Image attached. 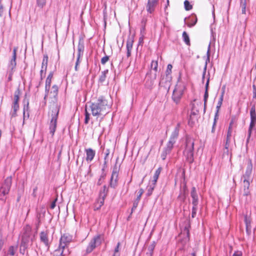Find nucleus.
<instances>
[{"label":"nucleus","mask_w":256,"mask_h":256,"mask_svg":"<svg viewBox=\"0 0 256 256\" xmlns=\"http://www.w3.org/2000/svg\"><path fill=\"white\" fill-rule=\"evenodd\" d=\"M112 105V102L110 98L104 96H99L97 100L92 102L90 107L92 114L94 116H104L108 114Z\"/></svg>","instance_id":"obj_1"},{"label":"nucleus","mask_w":256,"mask_h":256,"mask_svg":"<svg viewBox=\"0 0 256 256\" xmlns=\"http://www.w3.org/2000/svg\"><path fill=\"white\" fill-rule=\"evenodd\" d=\"M194 140L193 138L187 136L186 138L185 148L184 150V154L186 160L190 164L194 162Z\"/></svg>","instance_id":"obj_2"},{"label":"nucleus","mask_w":256,"mask_h":256,"mask_svg":"<svg viewBox=\"0 0 256 256\" xmlns=\"http://www.w3.org/2000/svg\"><path fill=\"white\" fill-rule=\"evenodd\" d=\"M72 240V236L68 234H64L62 236L60 240L58 248L55 250L54 255L56 256H64V250L65 248Z\"/></svg>","instance_id":"obj_3"},{"label":"nucleus","mask_w":256,"mask_h":256,"mask_svg":"<svg viewBox=\"0 0 256 256\" xmlns=\"http://www.w3.org/2000/svg\"><path fill=\"white\" fill-rule=\"evenodd\" d=\"M60 108L56 105L53 106L52 110L51 120L50 124L49 130L50 134L53 136L56 130L57 120Z\"/></svg>","instance_id":"obj_4"},{"label":"nucleus","mask_w":256,"mask_h":256,"mask_svg":"<svg viewBox=\"0 0 256 256\" xmlns=\"http://www.w3.org/2000/svg\"><path fill=\"white\" fill-rule=\"evenodd\" d=\"M185 86L184 84L178 83L176 84L172 96V99L176 104H178L180 101Z\"/></svg>","instance_id":"obj_5"},{"label":"nucleus","mask_w":256,"mask_h":256,"mask_svg":"<svg viewBox=\"0 0 256 256\" xmlns=\"http://www.w3.org/2000/svg\"><path fill=\"white\" fill-rule=\"evenodd\" d=\"M102 240V238L100 234L94 236L86 248V253L88 254L92 252L97 246L101 244Z\"/></svg>","instance_id":"obj_6"},{"label":"nucleus","mask_w":256,"mask_h":256,"mask_svg":"<svg viewBox=\"0 0 256 256\" xmlns=\"http://www.w3.org/2000/svg\"><path fill=\"white\" fill-rule=\"evenodd\" d=\"M172 66L171 64H168V65L166 71V80H164V78H162L160 82V85L161 86H163L166 89H168V90L170 89V81L172 79L170 74L172 73Z\"/></svg>","instance_id":"obj_7"},{"label":"nucleus","mask_w":256,"mask_h":256,"mask_svg":"<svg viewBox=\"0 0 256 256\" xmlns=\"http://www.w3.org/2000/svg\"><path fill=\"white\" fill-rule=\"evenodd\" d=\"M234 121L232 120L230 123L228 128L227 132L226 142L224 146V149L226 150L224 152L228 154L230 150H232L231 144H232V127Z\"/></svg>","instance_id":"obj_8"},{"label":"nucleus","mask_w":256,"mask_h":256,"mask_svg":"<svg viewBox=\"0 0 256 256\" xmlns=\"http://www.w3.org/2000/svg\"><path fill=\"white\" fill-rule=\"evenodd\" d=\"M12 182L11 176L6 178L0 188V197L8 194L10 192Z\"/></svg>","instance_id":"obj_9"},{"label":"nucleus","mask_w":256,"mask_h":256,"mask_svg":"<svg viewBox=\"0 0 256 256\" xmlns=\"http://www.w3.org/2000/svg\"><path fill=\"white\" fill-rule=\"evenodd\" d=\"M118 172L119 168L116 164L113 168L110 180V186L112 188H115L117 186Z\"/></svg>","instance_id":"obj_10"},{"label":"nucleus","mask_w":256,"mask_h":256,"mask_svg":"<svg viewBox=\"0 0 256 256\" xmlns=\"http://www.w3.org/2000/svg\"><path fill=\"white\" fill-rule=\"evenodd\" d=\"M30 240L32 241V238L22 237V241L20 244V252L23 254H24L26 250L28 248Z\"/></svg>","instance_id":"obj_11"},{"label":"nucleus","mask_w":256,"mask_h":256,"mask_svg":"<svg viewBox=\"0 0 256 256\" xmlns=\"http://www.w3.org/2000/svg\"><path fill=\"white\" fill-rule=\"evenodd\" d=\"M158 2V0H148L146 5V9L148 12L149 14L154 12Z\"/></svg>","instance_id":"obj_12"},{"label":"nucleus","mask_w":256,"mask_h":256,"mask_svg":"<svg viewBox=\"0 0 256 256\" xmlns=\"http://www.w3.org/2000/svg\"><path fill=\"white\" fill-rule=\"evenodd\" d=\"M48 232L47 230L41 232L40 234V242L44 243L46 246L49 248L50 242L48 238Z\"/></svg>","instance_id":"obj_13"},{"label":"nucleus","mask_w":256,"mask_h":256,"mask_svg":"<svg viewBox=\"0 0 256 256\" xmlns=\"http://www.w3.org/2000/svg\"><path fill=\"white\" fill-rule=\"evenodd\" d=\"M53 77V72H51L48 74L46 80V85H45V96H44V99H46V97L48 96L49 91L50 87V84L52 82V80Z\"/></svg>","instance_id":"obj_14"},{"label":"nucleus","mask_w":256,"mask_h":256,"mask_svg":"<svg viewBox=\"0 0 256 256\" xmlns=\"http://www.w3.org/2000/svg\"><path fill=\"white\" fill-rule=\"evenodd\" d=\"M180 128V124L178 123L176 126L175 127L174 131L172 133V134L170 136L169 141H171L173 142L176 143V140L178 136Z\"/></svg>","instance_id":"obj_15"},{"label":"nucleus","mask_w":256,"mask_h":256,"mask_svg":"<svg viewBox=\"0 0 256 256\" xmlns=\"http://www.w3.org/2000/svg\"><path fill=\"white\" fill-rule=\"evenodd\" d=\"M24 108H23V124L24 123V120L26 118H29V102L28 100L24 99Z\"/></svg>","instance_id":"obj_16"},{"label":"nucleus","mask_w":256,"mask_h":256,"mask_svg":"<svg viewBox=\"0 0 256 256\" xmlns=\"http://www.w3.org/2000/svg\"><path fill=\"white\" fill-rule=\"evenodd\" d=\"M17 50H18V48H16V47L14 48L13 50L12 56L10 62V64L8 65V67L11 70H13L15 68L16 64V57Z\"/></svg>","instance_id":"obj_17"},{"label":"nucleus","mask_w":256,"mask_h":256,"mask_svg":"<svg viewBox=\"0 0 256 256\" xmlns=\"http://www.w3.org/2000/svg\"><path fill=\"white\" fill-rule=\"evenodd\" d=\"M190 196L192 198V204L194 206H197L198 203V196L196 193L195 187H192L190 192Z\"/></svg>","instance_id":"obj_18"},{"label":"nucleus","mask_w":256,"mask_h":256,"mask_svg":"<svg viewBox=\"0 0 256 256\" xmlns=\"http://www.w3.org/2000/svg\"><path fill=\"white\" fill-rule=\"evenodd\" d=\"M85 152H86V160L88 162H92L96 154L95 150H93L91 148H89L85 150Z\"/></svg>","instance_id":"obj_19"},{"label":"nucleus","mask_w":256,"mask_h":256,"mask_svg":"<svg viewBox=\"0 0 256 256\" xmlns=\"http://www.w3.org/2000/svg\"><path fill=\"white\" fill-rule=\"evenodd\" d=\"M210 44H209L208 50L206 52V56L207 58L206 60L204 66V70L202 73V80H204L205 78V74H206V68H207V65L208 62L210 61Z\"/></svg>","instance_id":"obj_20"},{"label":"nucleus","mask_w":256,"mask_h":256,"mask_svg":"<svg viewBox=\"0 0 256 256\" xmlns=\"http://www.w3.org/2000/svg\"><path fill=\"white\" fill-rule=\"evenodd\" d=\"M24 232L22 235V237L30 238H31L32 236V228L31 226L27 224L24 228Z\"/></svg>","instance_id":"obj_21"},{"label":"nucleus","mask_w":256,"mask_h":256,"mask_svg":"<svg viewBox=\"0 0 256 256\" xmlns=\"http://www.w3.org/2000/svg\"><path fill=\"white\" fill-rule=\"evenodd\" d=\"M108 192V188L106 185H104L100 190L98 198L105 200Z\"/></svg>","instance_id":"obj_22"},{"label":"nucleus","mask_w":256,"mask_h":256,"mask_svg":"<svg viewBox=\"0 0 256 256\" xmlns=\"http://www.w3.org/2000/svg\"><path fill=\"white\" fill-rule=\"evenodd\" d=\"M104 199L98 198L94 204V210H98L104 205Z\"/></svg>","instance_id":"obj_23"},{"label":"nucleus","mask_w":256,"mask_h":256,"mask_svg":"<svg viewBox=\"0 0 256 256\" xmlns=\"http://www.w3.org/2000/svg\"><path fill=\"white\" fill-rule=\"evenodd\" d=\"M84 46L83 41L80 40L78 46V56L82 57L83 56Z\"/></svg>","instance_id":"obj_24"},{"label":"nucleus","mask_w":256,"mask_h":256,"mask_svg":"<svg viewBox=\"0 0 256 256\" xmlns=\"http://www.w3.org/2000/svg\"><path fill=\"white\" fill-rule=\"evenodd\" d=\"M21 95L20 90L19 88H18L16 91L14 92V101L12 104H18V102L20 100V98Z\"/></svg>","instance_id":"obj_25"},{"label":"nucleus","mask_w":256,"mask_h":256,"mask_svg":"<svg viewBox=\"0 0 256 256\" xmlns=\"http://www.w3.org/2000/svg\"><path fill=\"white\" fill-rule=\"evenodd\" d=\"M58 86L56 84H54V86H52V90L50 92H49L51 98H56L58 96Z\"/></svg>","instance_id":"obj_26"},{"label":"nucleus","mask_w":256,"mask_h":256,"mask_svg":"<svg viewBox=\"0 0 256 256\" xmlns=\"http://www.w3.org/2000/svg\"><path fill=\"white\" fill-rule=\"evenodd\" d=\"M209 82H210V78H208L207 80L206 83V88H205L206 90H205V92H204V108H206V104L207 100H208V88Z\"/></svg>","instance_id":"obj_27"},{"label":"nucleus","mask_w":256,"mask_h":256,"mask_svg":"<svg viewBox=\"0 0 256 256\" xmlns=\"http://www.w3.org/2000/svg\"><path fill=\"white\" fill-rule=\"evenodd\" d=\"M156 243L155 242H152L148 247V252H146L147 256H152L153 251L155 248Z\"/></svg>","instance_id":"obj_28"},{"label":"nucleus","mask_w":256,"mask_h":256,"mask_svg":"<svg viewBox=\"0 0 256 256\" xmlns=\"http://www.w3.org/2000/svg\"><path fill=\"white\" fill-rule=\"evenodd\" d=\"M108 70H104V71H102L101 72V74L100 75L99 80H98L99 82L102 84L105 81L106 78V75L108 74Z\"/></svg>","instance_id":"obj_29"},{"label":"nucleus","mask_w":256,"mask_h":256,"mask_svg":"<svg viewBox=\"0 0 256 256\" xmlns=\"http://www.w3.org/2000/svg\"><path fill=\"white\" fill-rule=\"evenodd\" d=\"M12 108L13 111L10 112L11 116L12 118L16 117L17 115V112L19 110V104H12Z\"/></svg>","instance_id":"obj_30"},{"label":"nucleus","mask_w":256,"mask_h":256,"mask_svg":"<svg viewBox=\"0 0 256 256\" xmlns=\"http://www.w3.org/2000/svg\"><path fill=\"white\" fill-rule=\"evenodd\" d=\"M175 143L171 141H169L168 142L166 146L164 148V150L167 152H168L170 154L171 152L172 149L174 148V145Z\"/></svg>","instance_id":"obj_31"},{"label":"nucleus","mask_w":256,"mask_h":256,"mask_svg":"<svg viewBox=\"0 0 256 256\" xmlns=\"http://www.w3.org/2000/svg\"><path fill=\"white\" fill-rule=\"evenodd\" d=\"M158 61L152 60L151 62V68L156 72V73L154 74V80H155L156 78V72L158 71Z\"/></svg>","instance_id":"obj_32"},{"label":"nucleus","mask_w":256,"mask_h":256,"mask_svg":"<svg viewBox=\"0 0 256 256\" xmlns=\"http://www.w3.org/2000/svg\"><path fill=\"white\" fill-rule=\"evenodd\" d=\"M250 120H256V106L254 105L250 109Z\"/></svg>","instance_id":"obj_33"},{"label":"nucleus","mask_w":256,"mask_h":256,"mask_svg":"<svg viewBox=\"0 0 256 256\" xmlns=\"http://www.w3.org/2000/svg\"><path fill=\"white\" fill-rule=\"evenodd\" d=\"M134 42L133 37H129L126 42V50H132Z\"/></svg>","instance_id":"obj_34"},{"label":"nucleus","mask_w":256,"mask_h":256,"mask_svg":"<svg viewBox=\"0 0 256 256\" xmlns=\"http://www.w3.org/2000/svg\"><path fill=\"white\" fill-rule=\"evenodd\" d=\"M182 38L186 44L188 46L190 45V40L188 34L186 32H184L182 34Z\"/></svg>","instance_id":"obj_35"},{"label":"nucleus","mask_w":256,"mask_h":256,"mask_svg":"<svg viewBox=\"0 0 256 256\" xmlns=\"http://www.w3.org/2000/svg\"><path fill=\"white\" fill-rule=\"evenodd\" d=\"M48 64V56L47 55H44L43 57L42 66L44 68V71L46 72Z\"/></svg>","instance_id":"obj_36"},{"label":"nucleus","mask_w":256,"mask_h":256,"mask_svg":"<svg viewBox=\"0 0 256 256\" xmlns=\"http://www.w3.org/2000/svg\"><path fill=\"white\" fill-rule=\"evenodd\" d=\"M240 6L242 8V14H246V0H240Z\"/></svg>","instance_id":"obj_37"},{"label":"nucleus","mask_w":256,"mask_h":256,"mask_svg":"<svg viewBox=\"0 0 256 256\" xmlns=\"http://www.w3.org/2000/svg\"><path fill=\"white\" fill-rule=\"evenodd\" d=\"M223 98H219V100H218V102L217 104V106H216V114H215V116L216 117H218V112H219V110H220V108L221 107L222 105V101H223Z\"/></svg>","instance_id":"obj_38"},{"label":"nucleus","mask_w":256,"mask_h":256,"mask_svg":"<svg viewBox=\"0 0 256 256\" xmlns=\"http://www.w3.org/2000/svg\"><path fill=\"white\" fill-rule=\"evenodd\" d=\"M147 188H148V190H147L146 195H147V196H149L152 194V192L154 188V185H149L148 186Z\"/></svg>","instance_id":"obj_39"},{"label":"nucleus","mask_w":256,"mask_h":256,"mask_svg":"<svg viewBox=\"0 0 256 256\" xmlns=\"http://www.w3.org/2000/svg\"><path fill=\"white\" fill-rule=\"evenodd\" d=\"M184 8L186 10H190L192 9V6L191 5L189 2L186 0L184 2Z\"/></svg>","instance_id":"obj_40"},{"label":"nucleus","mask_w":256,"mask_h":256,"mask_svg":"<svg viewBox=\"0 0 256 256\" xmlns=\"http://www.w3.org/2000/svg\"><path fill=\"white\" fill-rule=\"evenodd\" d=\"M250 185V182H249L248 180H247L246 178L244 179V180H243L244 190L249 189Z\"/></svg>","instance_id":"obj_41"},{"label":"nucleus","mask_w":256,"mask_h":256,"mask_svg":"<svg viewBox=\"0 0 256 256\" xmlns=\"http://www.w3.org/2000/svg\"><path fill=\"white\" fill-rule=\"evenodd\" d=\"M46 4V0H36V4L37 6L40 8H42Z\"/></svg>","instance_id":"obj_42"},{"label":"nucleus","mask_w":256,"mask_h":256,"mask_svg":"<svg viewBox=\"0 0 256 256\" xmlns=\"http://www.w3.org/2000/svg\"><path fill=\"white\" fill-rule=\"evenodd\" d=\"M80 58L81 57H79V56H77L76 60V62L75 66H74V70H75L76 71H78V70L79 65H80V62H81Z\"/></svg>","instance_id":"obj_43"},{"label":"nucleus","mask_w":256,"mask_h":256,"mask_svg":"<svg viewBox=\"0 0 256 256\" xmlns=\"http://www.w3.org/2000/svg\"><path fill=\"white\" fill-rule=\"evenodd\" d=\"M162 170V168L160 167L158 168L155 172L153 176L154 179H158L159 176L160 174V173Z\"/></svg>","instance_id":"obj_44"},{"label":"nucleus","mask_w":256,"mask_h":256,"mask_svg":"<svg viewBox=\"0 0 256 256\" xmlns=\"http://www.w3.org/2000/svg\"><path fill=\"white\" fill-rule=\"evenodd\" d=\"M90 114L88 112L86 108L85 109V118H84V123L86 124H88L90 120Z\"/></svg>","instance_id":"obj_45"},{"label":"nucleus","mask_w":256,"mask_h":256,"mask_svg":"<svg viewBox=\"0 0 256 256\" xmlns=\"http://www.w3.org/2000/svg\"><path fill=\"white\" fill-rule=\"evenodd\" d=\"M105 176H106L105 174H102L100 176V177L98 181V182H97L98 185L100 186L103 183L104 180L105 178Z\"/></svg>","instance_id":"obj_46"},{"label":"nucleus","mask_w":256,"mask_h":256,"mask_svg":"<svg viewBox=\"0 0 256 256\" xmlns=\"http://www.w3.org/2000/svg\"><path fill=\"white\" fill-rule=\"evenodd\" d=\"M197 210H198V206H192V218H194L196 217Z\"/></svg>","instance_id":"obj_47"},{"label":"nucleus","mask_w":256,"mask_h":256,"mask_svg":"<svg viewBox=\"0 0 256 256\" xmlns=\"http://www.w3.org/2000/svg\"><path fill=\"white\" fill-rule=\"evenodd\" d=\"M109 59V56H106L101 59V64L103 65L105 64L108 61Z\"/></svg>","instance_id":"obj_48"},{"label":"nucleus","mask_w":256,"mask_h":256,"mask_svg":"<svg viewBox=\"0 0 256 256\" xmlns=\"http://www.w3.org/2000/svg\"><path fill=\"white\" fill-rule=\"evenodd\" d=\"M252 160L250 159H249L248 160V166H247V168H246V170H250V171L252 172Z\"/></svg>","instance_id":"obj_49"},{"label":"nucleus","mask_w":256,"mask_h":256,"mask_svg":"<svg viewBox=\"0 0 256 256\" xmlns=\"http://www.w3.org/2000/svg\"><path fill=\"white\" fill-rule=\"evenodd\" d=\"M252 171L246 170L245 174L244 175L243 178H244L248 179L250 176L252 174Z\"/></svg>","instance_id":"obj_50"},{"label":"nucleus","mask_w":256,"mask_h":256,"mask_svg":"<svg viewBox=\"0 0 256 256\" xmlns=\"http://www.w3.org/2000/svg\"><path fill=\"white\" fill-rule=\"evenodd\" d=\"M143 193H144V190L142 188H140L138 192V195L137 198L136 199V200H140V198H141L142 194H143Z\"/></svg>","instance_id":"obj_51"},{"label":"nucleus","mask_w":256,"mask_h":256,"mask_svg":"<svg viewBox=\"0 0 256 256\" xmlns=\"http://www.w3.org/2000/svg\"><path fill=\"white\" fill-rule=\"evenodd\" d=\"M8 254L11 256H14V248L13 246H11L8 249Z\"/></svg>","instance_id":"obj_52"},{"label":"nucleus","mask_w":256,"mask_h":256,"mask_svg":"<svg viewBox=\"0 0 256 256\" xmlns=\"http://www.w3.org/2000/svg\"><path fill=\"white\" fill-rule=\"evenodd\" d=\"M138 202H139V200H136L134 201V202L133 206H132V213L137 208V206H138Z\"/></svg>","instance_id":"obj_53"},{"label":"nucleus","mask_w":256,"mask_h":256,"mask_svg":"<svg viewBox=\"0 0 256 256\" xmlns=\"http://www.w3.org/2000/svg\"><path fill=\"white\" fill-rule=\"evenodd\" d=\"M170 153L167 152L164 150L162 153L161 157L162 160H164L166 158L167 154H169Z\"/></svg>","instance_id":"obj_54"},{"label":"nucleus","mask_w":256,"mask_h":256,"mask_svg":"<svg viewBox=\"0 0 256 256\" xmlns=\"http://www.w3.org/2000/svg\"><path fill=\"white\" fill-rule=\"evenodd\" d=\"M250 195V189L244 190L243 196H248Z\"/></svg>","instance_id":"obj_55"},{"label":"nucleus","mask_w":256,"mask_h":256,"mask_svg":"<svg viewBox=\"0 0 256 256\" xmlns=\"http://www.w3.org/2000/svg\"><path fill=\"white\" fill-rule=\"evenodd\" d=\"M110 153V150L109 149H106V152H105V153H104V164H106V158L109 155Z\"/></svg>","instance_id":"obj_56"},{"label":"nucleus","mask_w":256,"mask_h":256,"mask_svg":"<svg viewBox=\"0 0 256 256\" xmlns=\"http://www.w3.org/2000/svg\"><path fill=\"white\" fill-rule=\"evenodd\" d=\"M256 124V120H250V124L249 127L250 128H254Z\"/></svg>","instance_id":"obj_57"},{"label":"nucleus","mask_w":256,"mask_h":256,"mask_svg":"<svg viewBox=\"0 0 256 256\" xmlns=\"http://www.w3.org/2000/svg\"><path fill=\"white\" fill-rule=\"evenodd\" d=\"M2 0H0V16H2L4 12V7L1 3Z\"/></svg>","instance_id":"obj_58"},{"label":"nucleus","mask_w":256,"mask_h":256,"mask_svg":"<svg viewBox=\"0 0 256 256\" xmlns=\"http://www.w3.org/2000/svg\"><path fill=\"white\" fill-rule=\"evenodd\" d=\"M242 254L241 251L237 250L234 252L232 256H242Z\"/></svg>","instance_id":"obj_59"},{"label":"nucleus","mask_w":256,"mask_h":256,"mask_svg":"<svg viewBox=\"0 0 256 256\" xmlns=\"http://www.w3.org/2000/svg\"><path fill=\"white\" fill-rule=\"evenodd\" d=\"M57 201V198H56L52 202V203L51 204H50V208L52 209H54L55 206H56V202Z\"/></svg>","instance_id":"obj_60"},{"label":"nucleus","mask_w":256,"mask_h":256,"mask_svg":"<svg viewBox=\"0 0 256 256\" xmlns=\"http://www.w3.org/2000/svg\"><path fill=\"white\" fill-rule=\"evenodd\" d=\"M225 92V86H222V92L221 94L220 98H222L224 99V96Z\"/></svg>","instance_id":"obj_61"},{"label":"nucleus","mask_w":256,"mask_h":256,"mask_svg":"<svg viewBox=\"0 0 256 256\" xmlns=\"http://www.w3.org/2000/svg\"><path fill=\"white\" fill-rule=\"evenodd\" d=\"M120 246V242H118V244H117L116 246V248L114 249V253L118 254Z\"/></svg>","instance_id":"obj_62"},{"label":"nucleus","mask_w":256,"mask_h":256,"mask_svg":"<svg viewBox=\"0 0 256 256\" xmlns=\"http://www.w3.org/2000/svg\"><path fill=\"white\" fill-rule=\"evenodd\" d=\"M250 136H249L248 135V137H247L246 140V150H248V144L249 143V142L250 140Z\"/></svg>","instance_id":"obj_63"},{"label":"nucleus","mask_w":256,"mask_h":256,"mask_svg":"<svg viewBox=\"0 0 256 256\" xmlns=\"http://www.w3.org/2000/svg\"><path fill=\"white\" fill-rule=\"evenodd\" d=\"M196 22H197V19L196 18L194 21V22L192 24H188L187 25L188 27H192V26H194L196 24Z\"/></svg>","instance_id":"obj_64"}]
</instances>
